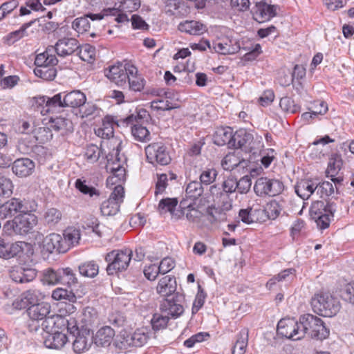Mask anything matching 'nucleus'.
I'll return each instance as SVG.
<instances>
[{"mask_svg": "<svg viewBox=\"0 0 354 354\" xmlns=\"http://www.w3.org/2000/svg\"><path fill=\"white\" fill-rule=\"evenodd\" d=\"M35 210L28 207V202L17 198H12L0 205V218L5 219L15 216L4 224L3 230L10 235L24 236L31 232L37 225V216L32 214Z\"/></svg>", "mask_w": 354, "mask_h": 354, "instance_id": "f257e3e1", "label": "nucleus"}, {"mask_svg": "<svg viewBox=\"0 0 354 354\" xmlns=\"http://www.w3.org/2000/svg\"><path fill=\"white\" fill-rule=\"evenodd\" d=\"M156 290L160 296L164 297L160 304L161 311L171 315L173 319H177L183 315L185 295L177 291L174 277L167 275L161 278L158 281Z\"/></svg>", "mask_w": 354, "mask_h": 354, "instance_id": "f03ea898", "label": "nucleus"}, {"mask_svg": "<svg viewBox=\"0 0 354 354\" xmlns=\"http://www.w3.org/2000/svg\"><path fill=\"white\" fill-rule=\"evenodd\" d=\"M337 210L336 204L330 201H315L310 208V214L317 226L324 230L329 227L331 219Z\"/></svg>", "mask_w": 354, "mask_h": 354, "instance_id": "7ed1b4c3", "label": "nucleus"}, {"mask_svg": "<svg viewBox=\"0 0 354 354\" xmlns=\"http://www.w3.org/2000/svg\"><path fill=\"white\" fill-rule=\"evenodd\" d=\"M300 322L304 336L308 335L317 340L325 339L329 336L330 330L321 318L311 314H306L300 316Z\"/></svg>", "mask_w": 354, "mask_h": 354, "instance_id": "20e7f679", "label": "nucleus"}, {"mask_svg": "<svg viewBox=\"0 0 354 354\" xmlns=\"http://www.w3.org/2000/svg\"><path fill=\"white\" fill-rule=\"evenodd\" d=\"M311 306L315 313L328 317L335 315L341 308L339 301L328 292L316 294L311 299Z\"/></svg>", "mask_w": 354, "mask_h": 354, "instance_id": "39448f33", "label": "nucleus"}, {"mask_svg": "<svg viewBox=\"0 0 354 354\" xmlns=\"http://www.w3.org/2000/svg\"><path fill=\"white\" fill-rule=\"evenodd\" d=\"M133 256L130 249L112 250L106 254L105 261L108 263L106 272L109 275H113L119 272L126 270Z\"/></svg>", "mask_w": 354, "mask_h": 354, "instance_id": "423d86ee", "label": "nucleus"}, {"mask_svg": "<svg viewBox=\"0 0 354 354\" xmlns=\"http://www.w3.org/2000/svg\"><path fill=\"white\" fill-rule=\"evenodd\" d=\"M136 115L131 114L123 120V123L131 125V134L135 140L140 142L149 140L150 133L143 124L151 119L149 112H136Z\"/></svg>", "mask_w": 354, "mask_h": 354, "instance_id": "0eeeda50", "label": "nucleus"}, {"mask_svg": "<svg viewBox=\"0 0 354 354\" xmlns=\"http://www.w3.org/2000/svg\"><path fill=\"white\" fill-rule=\"evenodd\" d=\"M284 189L283 183L275 178L260 177L254 185L255 194L260 197H273L280 194Z\"/></svg>", "mask_w": 354, "mask_h": 354, "instance_id": "6e6552de", "label": "nucleus"}, {"mask_svg": "<svg viewBox=\"0 0 354 354\" xmlns=\"http://www.w3.org/2000/svg\"><path fill=\"white\" fill-rule=\"evenodd\" d=\"M124 191L122 185L115 187L109 198L104 201L100 206V212L104 216L115 215L120 210V204L123 202Z\"/></svg>", "mask_w": 354, "mask_h": 354, "instance_id": "1a4fd4ad", "label": "nucleus"}, {"mask_svg": "<svg viewBox=\"0 0 354 354\" xmlns=\"http://www.w3.org/2000/svg\"><path fill=\"white\" fill-rule=\"evenodd\" d=\"M277 333L292 340H299L304 337L300 320L294 318L281 319L277 324Z\"/></svg>", "mask_w": 354, "mask_h": 354, "instance_id": "9d476101", "label": "nucleus"}, {"mask_svg": "<svg viewBox=\"0 0 354 354\" xmlns=\"http://www.w3.org/2000/svg\"><path fill=\"white\" fill-rule=\"evenodd\" d=\"M145 152L147 160L152 164L167 165L171 160L167 147L162 142L149 145L145 149Z\"/></svg>", "mask_w": 354, "mask_h": 354, "instance_id": "9b49d317", "label": "nucleus"}, {"mask_svg": "<svg viewBox=\"0 0 354 354\" xmlns=\"http://www.w3.org/2000/svg\"><path fill=\"white\" fill-rule=\"evenodd\" d=\"M60 95V103L57 107H70L76 109L84 105L86 101V95L80 91L75 90L69 93H57Z\"/></svg>", "mask_w": 354, "mask_h": 354, "instance_id": "f8f14e48", "label": "nucleus"}, {"mask_svg": "<svg viewBox=\"0 0 354 354\" xmlns=\"http://www.w3.org/2000/svg\"><path fill=\"white\" fill-rule=\"evenodd\" d=\"M278 6L270 5L263 1L257 2L253 10V17L259 23L270 20L277 15Z\"/></svg>", "mask_w": 354, "mask_h": 354, "instance_id": "ddd939ff", "label": "nucleus"}, {"mask_svg": "<svg viewBox=\"0 0 354 354\" xmlns=\"http://www.w3.org/2000/svg\"><path fill=\"white\" fill-rule=\"evenodd\" d=\"M104 75L112 82L119 86H124L127 83L128 75L125 72V66L118 62L104 69Z\"/></svg>", "mask_w": 354, "mask_h": 354, "instance_id": "4468645a", "label": "nucleus"}, {"mask_svg": "<svg viewBox=\"0 0 354 354\" xmlns=\"http://www.w3.org/2000/svg\"><path fill=\"white\" fill-rule=\"evenodd\" d=\"M53 48L58 56L64 57L77 51L80 48V44L75 38L64 37L59 39Z\"/></svg>", "mask_w": 354, "mask_h": 354, "instance_id": "2eb2a0df", "label": "nucleus"}, {"mask_svg": "<svg viewBox=\"0 0 354 354\" xmlns=\"http://www.w3.org/2000/svg\"><path fill=\"white\" fill-rule=\"evenodd\" d=\"M62 236L56 233H52L46 236L39 244V248L42 254H49L53 252L65 253L61 250L62 245Z\"/></svg>", "mask_w": 354, "mask_h": 354, "instance_id": "dca6fc26", "label": "nucleus"}, {"mask_svg": "<svg viewBox=\"0 0 354 354\" xmlns=\"http://www.w3.org/2000/svg\"><path fill=\"white\" fill-rule=\"evenodd\" d=\"M248 162L242 156L241 152L234 151L227 153L222 160V167L227 171H232L236 167L245 168L248 166Z\"/></svg>", "mask_w": 354, "mask_h": 354, "instance_id": "f3484780", "label": "nucleus"}, {"mask_svg": "<svg viewBox=\"0 0 354 354\" xmlns=\"http://www.w3.org/2000/svg\"><path fill=\"white\" fill-rule=\"evenodd\" d=\"M37 270L27 266H17L10 272L11 279L20 283L32 281L37 276Z\"/></svg>", "mask_w": 354, "mask_h": 354, "instance_id": "a211bd4d", "label": "nucleus"}, {"mask_svg": "<svg viewBox=\"0 0 354 354\" xmlns=\"http://www.w3.org/2000/svg\"><path fill=\"white\" fill-rule=\"evenodd\" d=\"M35 162L28 158L17 159L12 165V172L19 177H26L32 174L35 169Z\"/></svg>", "mask_w": 354, "mask_h": 354, "instance_id": "6ab92c4d", "label": "nucleus"}, {"mask_svg": "<svg viewBox=\"0 0 354 354\" xmlns=\"http://www.w3.org/2000/svg\"><path fill=\"white\" fill-rule=\"evenodd\" d=\"M60 95H55L52 97L47 96L34 97L30 100L32 109H45L50 111V109L57 108V104L60 103Z\"/></svg>", "mask_w": 354, "mask_h": 354, "instance_id": "aec40b11", "label": "nucleus"}, {"mask_svg": "<svg viewBox=\"0 0 354 354\" xmlns=\"http://www.w3.org/2000/svg\"><path fill=\"white\" fill-rule=\"evenodd\" d=\"M252 140V133L248 132L245 129H240L234 133L232 147L247 151L250 149V145Z\"/></svg>", "mask_w": 354, "mask_h": 354, "instance_id": "412c9836", "label": "nucleus"}, {"mask_svg": "<svg viewBox=\"0 0 354 354\" xmlns=\"http://www.w3.org/2000/svg\"><path fill=\"white\" fill-rule=\"evenodd\" d=\"M44 343L47 348L59 349L68 341V337L62 332L54 330L51 333L44 335Z\"/></svg>", "mask_w": 354, "mask_h": 354, "instance_id": "4be33fe9", "label": "nucleus"}, {"mask_svg": "<svg viewBox=\"0 0 354 354\" xmlns=\"http://www.w3.org/2000/svg\"><path fill=\"white\" fill-rule=\"evenodd\" d=\"M317 183L312 180H301L295 186V192L303 200H308L310 196L316 194Z\"/></svg>", "mask_w": 354, "mask_h": 354, "instance_id": "5701e85b", "label": "nucleus"}, {"mask_svg": "<svg viewBox=\"0 0 354 354\" xmlns=\"http://www.w3.org/2000/svg\"><path fill=\"white\" fill-rule=\"evenodd\" d=\"M81 237L80 230L73 227H68L64 230L62 236V245L60 247L66 252L75 244L79 243Z\"/></svg>", "mask_w": 354, "mask_h": 354, "instance_id": "b1692460", "label": "nucleus"}, {"mask_svg": "<svg viewBox=\"0 0 354 354\" xmlns=\"http://www.w3.org/2000/svg\"><path fill=\"white\" fill-rule=\"evenodd\" d=\"M88 18L91 19L92 21L101 20L104 18V15H102V13H89L84 17L77 18L73 22V28L78 33L81 34L88 30L91 25Z\"/></svg>", "mask_w": 354, "mask_h": 354, "instance_id": "393cba45", "label": "nucleus"}, {"mask_svg": "<svg viewBox=\"0 0 354 354\" xmlns=\"http://www.w3.org/2000/svg\"><path fill=\"white\" fill-rule=\"evenodd\" d=\"M115 125L118 126V121L113 116L107 115L102 120V126L95 129V133L98 137L109 139L113 136Z\"/></svg>", "mask_w": 354, "mask_h": 354, "instance_id": "a878e982", "label": "nucleus"}, {"mask_svg": "<svg viewBox=\"0 0 354 354\" xmlns=\"http://www.w3.org/2000/svg\"><path fill=\"white\" fill-rule=\"evenodd\" d=\"M25 242H16L14 243L0 244V257L8 259L23 253Z\"/></svg>", "mask_w": 354, "mask_h": 354, "instance_id": "bb28decb", "label": "nucleus"}, {"mask_svg": "<svg viewBox=\"0 0 354 354\" xmlns=\"http://www.w3.org/2000/svg\"><path fill=\"white\" fill-rule=\"evenodd\" d=\"M178 30L191 35H201L207 30V28L200 21L187 20L180 23Z\"/></svg>", "mask_w": 354, "mask_h": 354, "instance_id": "cd10ccee", "label": "nucleus"}, {"mask_svg": "<svg viewBox=\"0 0 354 354\" xmlns=\"http://www.w3.org/2000/svg\"><path fill=\"white\" fill-rule=\"evenodd\" d=\"M234 133L229 127L218 128L214 134V142L218 146L232 147Z\"/></svg>", "mask_w": 354, "mask_h": 354, "instance_id": "c85d7f7f", "label": "nucleus"}, {"mask_svg": "<svg viewBox=\"0 0 354 354\" xmlns=\"http://www.w3.org/2000/svg\"><path fill=\"white\" fill-rule=\"evenodd\" d=\"M115 335L114 330L110 326H104L98 330L93 342L97 346L106 347L111 344Z\"/></svg>", "mask_w": 354, "mask_h": 354, "instance_id": "c756f323", "label": "nucleus"}, {"mask_svg": "<svg viewBox=\"0 0 354 354\" xmlns=\"http://www.w3.org/2000/svg\"><path fill=\"white\" fill-rule=\"evenodd\" d=\"M50 306L46 302H41L30 306L27 313L30 318L35 320L41 321L47 317L50 313Z\"/></svg>", "mask_w": 354, "mask_h": 354, "instance_id": "7c9ffc66", "label": "nucleus"}, {"mask_svg": "<svg viewBox=\"0 0 354 354\" xmlns=\"http://www.w3.org/2000/svg\"><path fill=\"white\" fill-rule=\"evenodd\" d=\"M49 126V128L56 131H73V123L72 122L62 117H50L48 121L45 123Z\"/></svg>", "mask_w": 354, "mask_h": 354, "instance_id": "2f4dec72", "label": "nucleus"}, {"mask_svg": "<svg viewBox=\"0 0 354 354\" xmlns=\"http://www.w3.org/2000/svg\"><path fill=\"white\" fill-rule=\"evenodd\" d=\"M73 342V350L75 353H82L87 351L91 346L93 342V336L90 335L88 333L87 335H84L78 333L76 335Z\"/></svg>", "mask_w": 354, "mask_h": 354, "instance_id": "473e14b6", "label": "nucleus"}, {"mask_svg": "<svg viewBox=\"0 0 354 354\" xmlns=\"http://www.w3.org/2000/svg\"><path fill=\"white\" fill-rule=\"evenodd\" d=\"M53 53H54L53 46H49L44 53L38 54L35 59V67L57 64L58 60Z\"/></svg>", "mask_w": 354, "mask_h": 354, "instance_id": "72a5a7b5", "label": "nucleus"}, {"mask_svg": "<svg viewBox=\"0 0 354 354\" xmlns=\"http://www.w3.org/2000/svg\"><path fill=\"white\" fill-rule=\"evenodd\" d=\"M248 329L243 328L236 335V340L232 348V354H244L248 344Z\"/></svg>", "mask_w": 354, "mask_h": 354, "instance_id": "f704fd0d", "label": "nucleus"}, {"mask_svg": "<svg viewBox=\"0 0 354 354\" xmlns=\"http://www.w3.org/2000/svg\"><path fill=\"white\" fill-rule=\"evenodd\" d=\"M232 41L227 39H223L221 41L215 42L213 44V50L222 55H232L239 51L240 47L236 44H232Z\"/></svg>", "mask_w": 354, "mask_h": 354, "instance_id": "c9c22d12", "label": "nucleus"}, {"mask_svg": "<svg viewBox=\"0 0 354 354\" xmlns=\"http://www.w3.org/2000/svg\"><path fill=\"white\" fill-rule=\"evenodd\" d=\"M343 160L339 154H333L329 159L326 174L328 177L337 176L342 169Z\"/></svg>", "mask_w": 354, "mask_h": 354, "instance_id": "e433bc0d", "label": "nucleus"}, {"mask_svg": "<svg viewBox=\"0 0 354 354\" xmlns=\"http://www.w3.org/2000/svg\"><path fill=\"white\" fill-rule=\"evenodd\" d=\"M283 206L279 202L272 200L266 205L262 212L268 219L274 220L280 215Z\"/></svg>", "mask_w": 354, "mask_h": 354, "instance_id": "4c0bfd02", "label": "nucleus"}, {"mask_svg": "<svg viewBox=\"0 0 354 354\" xmlns=\"http://www.w3.org/2000/svg\"><path fill=\"white\" fill-rule=\"evenodd\" d=\"M56 64H51L43 66H37L34 69V73L37 77H39L44 80L50 81L54 80L56 76V69L55 66Z\"/></svg>", "mask_w": 354, "mask_h": 354, "instance_id": "58836bf2", "label": "nucleus"}, {"mask_svg": "<svg viewBox=\"0 0 354 354\" xmlns=\"http://www.w3.org/2000/svg\"><path fill=\"white\" fill-rule=\"evenodd\" d=\"M78 269L81 275L89 278L95 277L99 272V266L94 261L82 263Z\"/></svg>", "mask_w": 354, "mask_h": 354, "instance_id": "ea45409f", "label": "nucleus"}, {"mask_svg": "<svg viewBox=\"0 0 354 354\" xmlns=\"http://www.w3.org/2000/svg\"><path fill=\"white\" fill-rule=\"evenodd\" d=\"M185 192L187 198L194 201L202 196L204 189L199 181H192L187 185Z\"/></svg>", "mask_w": 354, "mask_h": 354, "instance_id": "a19ab883", "label": "nucleus"}, {"mask_svg": "<svg viewBox=\"0 0 354 354\" xmlns=\"http://www.w3.org/2000/svg\"><path fill=\"white\" fill-rule=\"evenodd\" d=\"M101 154L102 149L94 144L88 145L85 149L84 158L90 163L96 162Z\"/></svg>", "mask_w": 354, "mask_h": 354, "instance_id": "79ce46f5", "label": "nucleus"}, {"mask_svg": "<svg viewBox=\"0 0 354 354\" xmlns=\"http://www.w3.org/2000/svg\"><path fill=\"white\" fill-rule=\"evenodd\" d=\"M52 297L55 300H64L65 301L75 302L76 296L72 290L58 288L53 291Z\"/></svg>", "mask_w": 354, "mask_h": 354, "instance_id": "37998d69", "label": "nucleus"}, {"mask_svg": "<svg viewBox=\"0 0 354 354\" xmlns=\"http://www.w3.org/2000/svg\"><path fill=\"white\" fill-rule=\"evenodd\" d=\"M61 212L56 208H50L44 214V222L49 227H54L62 219Z\"/></svg>", "mask_w": 354, "mask_h": 354, "instance_id": "c03bdc74", "label": "nucleus"}, {"mask_svg": "<svg viewBox=\"0 0 354 354\" xmlns=\"http://www.w3.org/2000/svg\"><path fill=\"white\" fill-rule=\"evenodd\" d=\"M124 0H105L106 8L103 10L104 15H115L118 12L122 10V6L124 4Z\"/></svg>", "mask_w": 354, "mask_h": 354, "instance_id": "a18cd8bd", "label": "nucleus"}, {"mask_svg": "<svg viewBox=\"0 0 354 354\" xmlns=\"http://www.w3.org/2000/svg\"><path fill=\"white\" fill-rule=\"evenodd\" d=\"M14 185L12 180L0 176V198H9L13 193Z\"/></svg>", "mask_w": 354, "mask_h": 354, "instance_id": "49530a36", "label": "nucleus"}, {"mask_svg": "<svg viewBox=\"0 0 354 354\" xmlns=\"http://www.w3.org/2000/svg\"><path fill=\"white\" fill-rule=\"evenodd\" d=\"M176 198H166L160 200L158 204V211L160 214L170 212L174 214V211L178 205Z\"/></svg>", "mask_w": 354, "mask_h": 354, "instance_id": "de8ad7c7", "label": "nucleus"}, {"mask_svg": "<svg viewBox=\"0 0 354 354\" xmlns=\"http://www.w3.org/2000/svg\"><path fill=\"white\" fill-rule=\"evenodd\" d=\"M162 313L164 315H154L151 319V324L153 329L155 330H159L161 329H164L167 326L168 322L170 318L173 319L171 317V315L167 314L166 312Z\"/></svg>", "mask_w": 354, "mask_h": 354, "instance_id": "09e8293b", "label": "nucleus"}, {"mask_svg": "<svg viewBox=\"0 0 354 354\" xmlns=\"http://www.w3.org/2000/svg\"><path fill=\"white\" fill-rule=\"evenodd\" d=\"M180 207L183 209H188L186 217L189 221L197 222L203 216L201 212L193 207L191 203L187 204L185 201H182L180 203Z\"/></svg>", "mask_w": 354, "mask_h": 354, "instance_id": "8fccbe9b", "label": "nucleus"}, {"mask_svg": "<svg viewBox=\"0 0 354 354\" xmlns=\"http://www.w3.org/2000/svg\"><path fill=\"white\" fill-rule=\"evenodd\" d=\"M78 55L80 57L86 62H92L95 57V48L88 44H86L82 46H80L78 49Z\"/></svg>", "mask_w": 354, "mask_h": 354, "instance_id": "3c124183", "label": "nucleus"}, {"mask_svg": "<svg viewBox=\"0 0 354 354\" xmlns=\"http://www.w3.org/2000/svg\"><path fill=\"white\" fill-rule=\"evenodd\" d=\"M111 171L112 176L107 178V182L111 184H118L124 180L125 179V169L118 165L116 167H111Z\"/></svg>", "mask_w": 354, "mask_h": 354, "instance_id": "603ef678", "label": "nucleus"}, {"mask_svg": "<svg viewBox=\"0 0 354 354\" xmlns=\"http://www.w3.org/2000/svg\"><path fill=\"white\" fill-rule=\"evenodd\" d=\"M33 21L26 23L23 24L19 30L9 33L6 37V39L9 44H12L15 41L19 40L21 38L25 37L26 35L27 28L30 27Z\"/></svg>", "mask_w": 354, "mask_h": 354, "instance_id": "864d4df0", "label": "nucleus"}, {"mask_svg": "<svg viewBox=\"0 0 354 354\" xmlns=\"http://www.w3.org/2000/svg\"><path fill=\"white\" fill-rule=\"evenodd\" d=\"M147 339L148 336L145 333L138 330L131 335L130 339H127V342L129 345L140 347L147 343Z\"/></svg>", "mask_w": 354, "mask_h": 354, "instance_id": "5fc2aeb1", "label": "nucleus"}, {"mask_svg": "<svg viewBox=\"0 0 354 354\" xmlns=\"http://www.w3.org/2000/svg\"><path fill=\"white\" fill-rule=\"evenodd\" d=\"M317 185L316 194L319 196L320 198L328 197L334 194L333 185L329 181L317 183Z\"/></svg>", "mask_w": 354, "mask_h": 354, "instance_id": "6e6d98bb", "label": "nucleus"}, {"mask_svg": "<svg viewBox=\"0 0 354 354\" xmlns=\"http://www.w3.org/2000/svg\"><path fill=\"white\" fill-rule=\"evenodd\" d=\"M61 283H66L68 286L75 285L77 283L75 274L70 268H60Z\"/></svg>", "mask_w": 354, "mask_h": 354, "instance_id": "4d7b16f0", "label": "nucleus"}, {"mask_svg": "<svg viewBox=\"0 0 354 354\" xmlns=\"http://www.w3.org/2000/svg\"><path fill=\"white\" fill-rule=\"evenodd\" d=\"M75 187L82 194L88 195L90 197L93 196H100V192L95 187L89 186L85 180L77 179L75 181Z\"/></svg>", "mask_w": 354, "mask_h": 354, "instance_id": "13d9d810", "label": "nucleus"}, {"mask_svg": "<svg viewBox=\"0 0 354 354\" xmlns=\"http://www.w3.org/2000/svg\"><path fill=\"white\" fill-rule=\"evenodd\" d=\"M61 273L60 268L55 270L53 269H48L44 271L43 281L50 285H55L60 283Z\"/></svg>", "mask_w": 354, "mask_h": 354, "instance_id": "bf43d9fd", "label": "nucleus"}, {"mask_svg": "<svg viewBox=\"0 0 354 354\" xmlns=\"http://www.w3.org/2000/svg\"><path fill=\"white\" fill-rule=\"evenodd\" d=\"M218 172L215 169H206L200 175V183L202 185H209L215 181Z\"/></svg>", "mask_w": 354, "mask_h": 354, "instance_id": "052dcab7", "label": "nucleus"}, {"mask_svg": "<svg viewBox=\"0 0 354 354\" xmlns=\"http://www.w3.org/2000/svg\"><path fill=\"white\" fill-rule=\"evenodd\" d=\"M340 292L344 300L354 304V281L347 284Z\"/></svg>", "mask_w": 354, "mask_h": 354, "instance_id": "680f3d73", "label": "nucleus"}, {"mask_svg": "<svg viewBox=\"0 0 354 354\" xmlns=\"http://www.w3.org/2000/svg\"><path fill=\"white\" fill-rule=\"evenodd\" d=\"M237 188L236 190L240 194H246L250 189L252 181L248 176H244L241 178L239 180H236Z\"/></svg>", "mask_w": 354, "mask_h": 354, "instance_id": "e2e57ef3", "label": "nucleus"}, {"mask_svg": "<svg viewBox=\"0 0 354 354\" xmlns=\"http://www.w3.org/2000/svg\"><path fill=\"white\" fill-rule=\"evenodd\" d=\"M198 290L194 301L192 312H197L203 306L206 297V293L204 292L200 285H198Z\"/></svg>", "mask_w": 354, "mask_h": 354, "instance_id": "0e129e2a", "label": "nucleus"}, {"mask_svg": "<svg viewBox=\"0 0 354 354\" xmlns=\"http://www.w3.org/2000/svg\"><path fill=\"white\" fill-rule=\"evenodd\" d=\"M223 192L225 194H232L236 190V178L234 176H229L222 184Z\"/></svg>", "mask_w": 354, "mask_h": 354, "instance_id": "69168bd1", "label": "nucleus"}, {"mask_svg": "<svg viewBox=\"0 0 354 354\" xmlns=\"http://www.w3.org/2000/svg\"><path fill=\"white\" fill-rule=\"evenodd\" d=\"M129 88L134 91H140L145 86V80L139 76L129 77L127 80Z\"/></svg>", "mask_w": 354, "mask_h": 354, "instance_id": "338daca9", "label": "nucleus"}, {"mask_svg": "<svg viewBox=\"0 0 354 354\" xmlns=\"http://www.w3.org/2000/svg\"><path fill=\"white\" fill-rule=\"evenodd\" d=\"M158 267L160 274H165L175 267V262L171 258L166 257L160 261Z\"/></svg>", "mask_w": 354, "mask_h": 354, "instance_id": "774afa93", "label": "nucleus"}]
</instances>
